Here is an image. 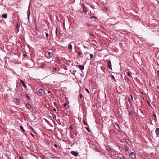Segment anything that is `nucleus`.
I'll list each match as a JSON object with an SVG mask.
<instances>
[{
	"label": "nucleus",
	"mask_w": 159,
	"mask_h": 159,
	"mask_svg": "<svg viewBox=\"0 0 159 159\" xmlns=\"http://www.w3.org/2000/svg\"><path fill=\"white\" fill-rule=\"evenodd\" d=\"M37 94L39 96H41L43 95V90L41 89L39 90L37 92Z\"/></svg>",
	"instance_id": "obj_1"
},
{
	"label": "nucleus",
	"mask_w": 159,
	"mask_h": 159,
	"mask_svg": "<svg viewBox=\"0 0 159 159\" xmlns=\"http://www.w3.org/2000/svg\"><path fill=\"white\" fill-rule=\"evenodd\" d=\"M82 7L83 8V11L85 13H86L87 11V8L86 7H85L84 4H82Z\"/></svg>",
	"instance_id": "obj_2"
},
{
	"label": "nucleus",
	"mask_w": 159,
	"mask_h": 159,
	"mask_svg": "<svg viewBox=\"0 0 159 159\" xmlns=\"http://www.w3.org/2000/svg\"><path fill=\"white\" fill-rule=\"evenodd\" d=\"M71 153L75 157L77 156L78 155V153L77 152L74 151H71Z\"/></svg>",
	"instance_id": "obj_3"
},
{
	"label": "nucleus",
	"mask_w": 159,
	"mask_h": 159,
	"mask_svg": "<svg viewBox=\"0 0 159 159\" xmlns=\"http://www.w3.org/2000/svg\"><path fill=\"white\" fill-rule=\"evenodd\" d=\"M107 63L108 65V66L111 69H112L111 64V61L110 60H108L107 61Z\"/></svg>",
	"instance_id": "obj_4"
},
{
	"label": "nucleus",
	"mask_w": 159,
	"mask_h": 159,
	"mask_svg": "<svg viewBox=\"0 0 159 159\" xmlns=\"http://www.w3.org/2000/svg\"><path fill=\"white\" fill-rule=\"evenodd\" d=\"M155 132L157 137H159V128H156Z\"/></svg>",
	"instance_id": "obj_5"
},
{
	"label": "nucleus",
	"mask_w": 159,
	"mask_h": 159,
	"mask_svg": "<svg viewBox=\"0 0 159 159\" xmlns=\"http://www.w3.org/2000/svg\"><path fill=\"white\" fill-rule=\"evenodd\" d=\"M78 67L81 70H83L84 69V66H82L80 65H78Z\"/></svg>",
	"instance_id": "obj_6"
},
{
	"label": "nucleus",
	"mask_w": 159,
	"mask_h": 159,
	"mask_svg": "<svg viewBox=\"0 0 159 159\" xmlns=\"http://www.w3.org/2000/svg\"><path fill=\"white\" fill-rule=\"evenodd\" d=\"M27 16L28 19H29V17L30 15V6L29 7L28 10L27 11Z\"/></svg>",
	"instance_id": "obj_7"
},
{
	"label": "nucleus",
	"mask_w": 159,
	"mask_h": 159,
	"mask_svg": "<svg viewBox=\"0 0 159 159\" xmlns=\"http://www.w3.org/2000/svg\"><path fill=\"white\" fill-rule=\"evenodd\" d=\"M20 81L21 82V83L22 84H23V87L25 88L26 87V85H25V84L24 83V82H23V81L22 80H20Z\"/></svg>",
	"instance_id": "obj_8"
},
{
	"label": "nucleus",
	"mask_w": 159,
	"mask_h": 159,
	"mask_svg": "<svg viewBox=\"0 0 159 159\" xmlns=\"http://www.w3.org/2000/svg\"><path fill=\"white\" fill-rule=\"evenodd\" d=\"M2 17L4 18H7V14H3L2 16Z\"/></svg>",
	"instance_id": "obj_9"
},
{
	"label": "nucleus",
	"mask_w": 159,
	"mask_h": 159,
	"mask_svg": "<svg viewBox=\"0 0 159 159\" xmlns=\"http://www.w3.org/2000/svg\"><path fill=\"white\" fill-rule=\"evenodd\" d=\"M26 107L29 108H30L31 107L30 105L28 103L27 104H26Z\"/></svg>",
	"instance_id": "obj_10"
},
{
	"label": "nucleus",
	"mask_w": 159,
	"mask_h": 159,
	"mask_svg": "<svg viewBox=\"0 0 159 159\" xmlns=\"http://www.w3.org/2000/svg\"><path fill=\"white\" fill-rule=\"evenodd\" d=\"M130 73H131V72H129V71H128L127 73V74L128 76L131 77V75H130Z\"/></svg>",
	"instance_id": "obj_11"
},
{
	"label": "nucleus",
	"mask_w": 159,
	"mask_h": 159,
	"mask_svg": "<svg viewBox=\"0 0 159 159\" xmlns=\"http://www.w3.org/2000/svg\"><path fill=\"white\" fill-rule=\"evenodd\" d=\"M129 153L130 155H132L134 154V153L133 152H131V151H130L129 152Z\"/></svg>",
	"instance_id": "obj_12"
},
{
	"label": "nucleus",
	"mask_w": 159,
	"mask_h": 159,
	"mask_svg": "<svg viewBox=\"0 0 159 159\" xmlns=\"http://www.w3.org/2000/svg\"><path fill=\"white\" fill-rule=\"evenodd\" d=\"M111 78L114 80L115 82H116V80H115V77L113 75H111Z\"/></svg>",
	"instance_id": "obj_13"
},
{
	"label": "nucleus",
	"mask_w": 159,
	"mask_h": 159,
	"mask_svg": "<svg viewBox=\"0 0 159 159\" xmlns=\"http://www.w3.org/2000/svg\"><path fill=\"white\" fill-rule=\"evenodd\" d=\"M20 129H22V130L23 131H25V130L24 129L23 127V126H20Z\"/></svg>",
	"instance_id": "obj_14"
},
{
	"label": "nucleus",
	"mask_w": 159,
	"mask_h": 159,
	"mask_svg": "<svg viewBox=\"0 0 159 159\" xmlns=\"http://www.w3.org/2000/svg\"><path fill=\"white\" fill-rule=\"evenodd\" d=\"M76 52L77 53H78V55H79V56H80V55L81 54V52H78V51H76Z\"/></svg>",
	"instance_id": "obj_15"
},
{
	"label": "nucleus",
	"mask_w": 159,
	"mask_h": 159,
	"mask_svg": "<svg viewBox=\"0 0 159 159\" xmlns=\"http://www.w3.org/2000/svg\"><path fill=\"white\" fill-rule=\"evenodd\" d=\"M90 59H92L93 58V55L92 54H90Z\"/></svg>",
	"instance_id": "obj_16"
},
{
	"label": "nucleus",
	"mask_w": 159,
	"mask_h": 159,
	"mask_svg": "<svg viewBox=\"0 0 159 159\" xmlns=\"http://www.w3.org/2000/svg\"><path fill=\"white\" fill-rule=\"evenodd\" d=\"M129 114L130 115H132L133 113V111H130L129 112Z\"/></svg>",
	"instance_id": "obj_17"
},
{
	"label": "nucleus",
	"mask_w": 159,
	"mask_h": 159,
	"mask_svg": "<svg viewBox=\"0 0 159 159\" xmlns=\"http://www.w3.org/2000/svg\"><path fill=\"white\" fill-rule=\"evenodd\" d=\"M48 56H50V55H52V52H48Z\"/></svg>",
	"instance_id": "obj_18"
},
{
	"label": "nucleus",
	"mask_w": 159,
	"mask_h": 159,
	"mask_svg": "<svg viewBox=\"0 0 159 159\" xmlns=\"http://www.w3.org/2000/svg\"><path fill=\"white\" fill-rule=\"evenodd\" d=\"M107 150L108 151H110L111 150V148H110L108 147V148H107Z\"/></svg>",
	"instance_id": "obj_19"
},
{
	"label": "nucleus",
	"mask_w": 159,
	"mask_h": 159,
	"mask_svg": "<svg viewBox=\"0 0 159 159\" xmlns=\"http://www.w3.org/2000/svg\"><path fill=\"white\" fill-rule=\"evenodd\" d=\"M68 104V102L67 103H64V107H66L67 105V104Z\"/></svg>",
	"instance_id": "obj_20"
},
{
	"label": "nucleus",
	"mask_w": 159,
	"mask_h": 159,
	"mask_svg": "<svg viewBox=\"0 0 159 159\" xmlns=\"http://www.w3.org/2000/svg\"><path fill=\"white\" fill-rule=\"evenodd\" d=\"M85 90L88 93H90V92L86 88L85 89Z\"/></svg>",
	"instance_id": "obj_21"
},
{
	"label": "nucleus",
	"mask_w": 159,
	"mask_h": 159,
	"mask_svg": "<svg viewBox=\"0 0 159 159\" xmlns=\"http://www.w3.org/2000/svg\"><path fill=\"white\" fill-rule=\"evenodd\" d=\"M45 33L46 34V37H48V36L49 35L47 33Z\"/></svg>",
	"instance_id": "obj_22"
},
{
	"label": "nucleus",
	"mask_w": 159,
	"mask_h": 159,
	"mask_svg": "<svg viewBox=\"0 0 159 159\" xmlns=\"http://www.w3.org/2000/svg\"><path fill=\"white\" fill-rule=\"evenodd\" d=\"M83 97V96L82 94L81 93L80 94V98H82Z\"/></svg>",
	"instance_id": "obj_23"
},
{
	"label": "nucleus",
	"mask_w": 159,
	"mask_h": 159,
	"mask_svg": "<svg viewBox=\"0 0 159 159\" xmlns=\"http://www.w3.org/2000/svg\"><path fill=\"white\" fill-rule=\"evenodd\" d=\"M83 122H84V124L85 125H87V123L85 122V120H84V121H83Z\"/></svg>",
	"instance_id": "obj_24"
},
{
	"label": "nucleus",
	"mask_w": 159,
	"mask_h": 159,
	"mask_svg": "<svg viewBox=\"0 0 159 159\" xmlns=\"http://www.w3.org/2000/svg\"><path fill=\"white\" fill-rule=\"evenodd\" d=\"M89 35L90 36H94L93 34H89Z\"/></svg>",
	"instance_id": "obj_25"
},
{
	"label": "nucleus",
	"mask_w": 159,
	"mask_h": 159,
	"mask_svg": "<svg viewBox=\"0 0 159 159\" xmlns=\"http://www.w3.org/2000/svg\"><path fill=\"white\" fill-rule=\"evenodd\" d=\"M147 103H148V104L149 105H150V103L148 101H147Z\"/></svg>",
	"instance_id": "obj_26"
},
{
	"label": "nucleus",
	"mask_w": 159,
	"mask_h": 159,
	"mask_svg": "<svg viewBox=\"0 0 159 159\" xmlns=\"http://www.w3.org/2000/svg\"><path fill=\"white\" fill-rule=\"evenodd\" d=\"M126 141L127 143H128L129 142V140L128 139H127V140H126Z\"/></svg>",
	"instance_id": "obj_27"
},
{
	"label": "nucleus",
	"mask_w": 159,
	"mask_h": 159,
	"mask_svg": "<svg viewBox=\"0 0 159 159\" xmlns=\"http://www.w3.org/2000/svg\"><path fill=\"white\" fill-rule=\"evenodd\" d=\"M73 127L71 125H70V129H72Z\"/></svg>",
	"instance_id": "obj_28"
},
{
	"label": "nucleus",
	"mask_w": 159,
	"mask_h": 159,
	"mask_svg": "<svg viewBox=\"0 0 159 159\" xmlns=\"http://www.w3.org/2000/svg\"><path fill=\"white\" fill-rule=\"evenodd\" d=\"M70 49H72V45H70Z\"/></svg>",
	"instance_id": "obj_29"
},
{
	"label": "nucleus",
	"mask_w": 159,
	"mask_h": 159,
	"mask_svg": "<svg viewBox=\"0 0 159 159\" xmlns=\"http://www.w3.org/2000/svg\"><path fill=\"white\" fill-rule=\"evenodd\" d=\"M16 101L17 102H18L19 101V100L18 99H16Z\"/></svg>",
	"instance_id": "obj_30"
},
{
	"label": "nucleus",
	"mask_w": 159,
	"mask_h": 159,
	"mask_svg": "<svg viewBox=\"0 0 159 159\" xmlns=\"http://www.w3.org/2000/svg\"><path fill=\"white\" fill-rule=\"evenodd\" d=\"M30 128L32 130H33V131H34V129L32 127L30 126Z\"/></svg>",
	"instance_id": "obj_31"
},
{
	"label": "nucleus",
	"mask_w": 159,
	"mask_h": 159,
	"mask_svg": "<svg viewBox=\"0 0 159 159\" xmlns=\"http://www.w3.org/2000/svg\"><path fill=\"white\" fill-rule=\"evenodd\" d=\"M124 156H123L121 157L120 159H124Z\"/></svg>",
	"instance_id": "obj_32"
},
{
	"label": "nucleus",
	"mask_w": 159,
	"mask_h": 159,
	"mask_svg": "<svg viewBox=\"0 0 159 159\" xmlns=\"http://www.w3.org/2000/svg\"><path fill=\"white\" fill-rule=\"evenodd\" d=\"M53 118L54 119H55L56 118V116H53Z\"/></svg>",
	"instance_id": "obj_33"
},
{
	"label": "nucleus",
	"mask_w": 159,
	"mask_h": 159,
	"mask_svg": "<svg viewBox=\"0 0 159 159\" xmlns=\"http://www.w3.org/2000/svg\"><path fill=\"white\" fill-rule=\"evenodd\" d=\"M53 111H56V109L55 108H54L53 109Z\"/></svg>",
	"instance_id": "obj_34"
},
{
	"label": "nucleus",
	"mask_w": 159,
	"mask_h": 159,
	"mask_svg": "<svg viewBox=\"0 0 159 159\" xmlns=\"http://www.w3.org/2000/svg\"><path fill=\"white\" fill-rule=\"evenodd\" d=\"M50 93H51V91H48V94Z\"/></svg>",
	"instance_id": "obj_35"
},
{
	"label": "nucleus",
	"mask_w": 159,
	"mask_h": 159,
	"mask_svg": "<svg viewBox=\"0 0 159 159\" xmlns=\"http://www.w3.org/2000/svg\"><path fill=\"white\" fill-rule=\"evenodd\" d=\"M26 96L28 98H29V97L28 96L26 95Z\"/></svg>",
	"instance_id": "obj_36"
},
{
	"label": "nucleus",
	"mask_w": 159,
	"mask_h": 159,
	"mask_svg": "<svg viewBox=\"0 0 159 159\" xmlns=\"http://www.w3.org/2000/svg\"><path fill=\"white\" fill-rule=\"evenodd\" d=\"M54 146H55V147H57V145L55 144L54 145Z\"/></svg>",
	"instance_id": "obj_37"
},
{
	"label": "nucleus",
	"mask_w": 159,
	"mask_h": 159,
	"mask_svg": "<svg viewBox=\"0 0 159 159\" xmlns=\"http://www.w3.org/2000/svg\"><path fill=\"white\" fill-rule=\"evenodd\" d=\"M30 134L33 136V137H34V135L32 134V133H30Z\"/></svg>",
	"instance_id": "obj_38"
},
{
	"label": "nucleus",
	"mask_w": 159,
	"mask_h": 159,
	"mask_svg": "<svg viewBox=\"0 0 159 159\" xmlns=\"http://www.w3.org/2000/svg\"><path fill=\"white\" fill-rule=\"evenodd\" d=\"M41 158L43 159H44V157H43V156H42V157H41Z\"/></svg>",
	"instance_id": "obj_39"
},
{
	"label": "nucleus",
	"mask_w": 159,
	"mask_h": 159,
	"mask_svg": "<svg viewBox=\"0 0 159 159\" xmlns=\"http://www.w3.org/2000/svg\"><path fill=\"white\" fill-rule=\"evenodd\" d=\"M125 150L126 151H127V150H128V149H127V148H125Z\"/></svg>",
	"instance_id": "obj_40"
},
{
	"label": "nucleus",
	"mask_w": 159,
	"mask_h": 159,
	"mask_svg": "<svg viewBox=\"0 0 159 159\" xmlns=\"http://www.w3.org/2000/svg\"><path fill=\"white\" fill-rule=\"evenodd\" d=\"M74 134H75L76 135H77V134H76V132H75L74 133Z\"/></svg>",
	"instance_id": "obj_41"
},
{
	"label": "nucleus",
	"mask_w": 159,
	"mask_h": 159,
	"mask_svg": "<svg viewBox=\"0 0 159 159\" xmlns=\"http://www.w3.org/2000/svg\"><path fill=\"white\" fill-rule=\"evenodd\" d=\"M68 48L70 49V45H69L68 46Z\"/></svg>",
	"instance_id": "obj_42"
},
{
	"label": "nucleus",
	"mask_w": 159,
	"mask_h": 159,
	"mask_svg": "<svg viewBox=\"0 0 159 159\" xmlns=\"http://www.w3.org/2000/svg\"><path fill=\"white\" fill-rule=\"evenodd\" d=\"M56 34H57V29H56Z\"/></svg>",
	"instance_id": "obj_43"
},
{
	"label": "nucleus",
	"mask_w": 159,
	"mask_h": 159,
	"mask_svg": "<svg viewBox=\"0 0 159 159\" xmlns=\"http://www.w3.org/2000/svg\"><path fill=\"white\" fill-rule=\"evenodd\" d=\"M75 72H76V71H75V70H74L73 71V73H74V72H75Z\"/></svg>",
	"instance_id": "obj_44"
},
{
	"label": "nucleus",
	"mask_w": 159,
	"mask_h": 159,
	"mask_svg": "<svg viewBox=\"0 0 159 159\" xmlns=\"http://www.w3.org/2000/svg\"><path fill=\"white\" fill-rule=\"evenodd\" d=\"M154 116V117H156V115L155 114H154V115H153Z\"/></svg>",
	"instance_id": "obj_45"
},
{
	"label": "nucleus",
	"mask_w": 159,
	"mask_h": 159,
	"mask_svg": "<svg viewBox=\"0 0 159 159\" xmlns=\"http://www.w3.org/2000/svg\"><path fill=\"white\" fill-rule=\"evenodd\" d=\"M18 24H17V28H18Z\"/></svg>",
	"instance_id": "obj_46"
},
{
	"label": "nucleus",
	"mask_w": 159,
	"mask_h": 159,
	"mask_svg": "<svg viewBox=\"0 0 159 159\" xmlns=\"http://www.w3.org/2000/svg\"><path fill=\"white\" fill-rule=\"evenodd\" d=\"M19 159H22V158L21 157H20Z\"/></svg>",
	"instance_id": "obj_47"
},
{
	"label": "nucleus",
	"mask_w": 159,
	"mask_h": 159,
	"mask_svg": "<svg viewBox=\"0 0 159 159\" xmlns=\"http://www.w3.org/2000/svg\"><path fill=\"white\" fill-rule=\"evenodd\" d=\"M131 97L132 98V96L131 95Z\"/></svg>",
	"instance_id": "obj_48"
},
{
	"label": "nucleus",
	"mask_w": 159,
	"mask_h": 159,
	"mask_svg": "<svg viewBox=\"0 0 159 159\" xmlns=\"http://www.w3.org/2000/svg\"><path fill=\"white\" fill-rule=\"evenodd\" d=\"M86 53H88L89 54V52H86Z\"/></svg>",
	"instance_id": "obj_49"
},
{
	"label": "nucleus",
	"mask_w": 159,
	"mask_h": 159,
	"mask_svg": "<svg viewBox=\"0 0 159 159\" xmlns=\"http://www.w3.org/2000/svg\"><path fill=\"white\" fill-rule=\"evenodd\" d=\"M129 101H130V98H129Z\"/></svg>",
	"instance_id": "obj_50"
}]
</instances>
